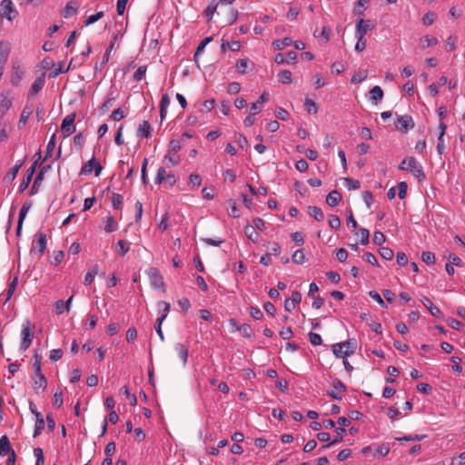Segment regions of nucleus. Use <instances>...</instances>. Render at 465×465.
I'll list each match as a JSON object with an SVG mask.
<instances>
[{
  "label": "nucleus",
  "mask_w": 465,
  "mask_h": 465,
  "mask_svg": "<svg viewBox=\"0 0 465 465\" xmlns=\"http://www.w3.org/2000/svg\"><path fill=\"white\" fill-rule=\"evenodd\" d=\"M448 260L450 261V264L458 266V267H463L464 263L462 260L457 256L456 254L450 253L448 256Z\"/></svg>",
  "instance_id": "052dcab7"
},
{
  "label": "nucleus",
  "mask_w": 465,
  "mask_h": 465,
  "mask_svg": "<svg viewBox=\"0 0 465 465\" xmlns=\"http://www.w3.org/2000/svg\"><path fill=\"white\" fill-rule=\"evenodd\" d=\"M279 82L282 84H291L292 81V72L289 70H282L278 74Z\"/></svg>",
  "instance_id": "7c9ffc66"
},
{
  "label": "nucleus",
  "mask_w": 465,
  "mask_h": 465,
  "mask_svg": "<svg viewBox=\"0 0 465 465\" xmlns=\"http://www.w3.org/2000/svg\"><path fill=\"white\" fill-rule=\"evenodd\" d=\"M17 283H18V278L17 277H15L13 279V281L9 283L8 285V289L6 291V293H5V299H2V296L4 294H2L0 296V301L3 302V304H6L7 302L10 300V298L12 297V295L14 294L15 289H16V286H17Z\"/></svg>",
  "instance_id": "f8f14e48"
},
{
  "label": "nucleus",
  "mask_w": 465,
  "mask_h": 465,
  "mask_svg": "<svg viewBox=\"0 0 465 465\" xmlns=\"http://www.w3.org/2000/svg\"><path fill=\"white\" fill-rule=\"evenodd\" d=\"M54 147H55V134H53L47 143L45 159H47L48 157H52Z\"/></svg>",
  "instance_id": "ea45409f"
},
{
  "label": "nucleus",
  "mask_w": 465,
  "mask_h": 465,
  "mask_svg": "<svg viewBox=\"0 0 465 465\" xmlns=\"http://www.w3.org/2000/svg\"><path fill=\"white\" fill-rule=\"evenodd\" d=\"M212 40H213V37L209 36V37L204 38L200 43V45H198V47L196 48V51L194 53V59H195V61H197L198 55L203 51V49L205 48L206 45L209 44Z\"/></svg>",
  "instance_id": "49530a36"
},
{
  "label": "nucleus",
  "mask_w": 465,
  "mask_h": 465,
  "mask_svg": "<svg viewBox=\"0 0 465 465\" xmlns=\"http://www.w3.org/2000/svg\"><path fill=\"white\" fill-rule=\"evenodd\" d=\"M74 119L75 114H70L63 120L61 132L64 137H68L75 132Z\"/></svg>",
  "instance_id": "39448f33"
},
{
  "label": "nucleus",
  "mask_w": 465,
  "mask_h": 465,
  "mask_svg": "<svg viewBox=\"0 0 465 465\" xmlns=\"http://www.w3.org/2000/svg\"><path fill=\"white\" fill-rule=\"evenodd\" d=\"M372 241L374 244L381 246L386 241V237L381 232H375Z\"/></svg>",
  "instance_id": "13d9d810"
},
{
  "label": "nucleus",
  "mask_w": 465,
  "mask_h": 465,
  "mask_svg": "<svg viewBox=\"0 0 465 465\" xmlns=\"http://www.w3.org/2000/svg\"><path fill=\"white\" fill-rule=\"evenodd\" d=\"M438 39L435 37H431L430 35H425L424 37L420 38V46L422 49H426L430 46H433L438 45Z\"/></svg>",
  "instance_id": "5701e85b"
},
{
  "label": "nucleus",
  "mask_w": 465,
  "mask_h": 465,
  "mask_svg": "<svg viewBox=\"0 0 465 465\" xmlns=\"http://www.w3.org/2000/svg\"><path fill=\"white\" fill-rule=\"evenodd\" d=\"M370 100L377 104L383 98V91L379 85L373 86L370 90Z\"/></svg>",
  "instance_id": "dca6fc26"
},
{
  "label": "nucleus",
  "mask_w": 465,
  "mask_h": 465,
  "mask_svg": "<svg viewBox=\"0 0 465 465\" xmlns=\"http://www.w3.org/2000/svg\"><path fill=\"white\" fill-rule=\"evenodd\" d=\"M74 296H70L69 299L64 302L62 300H59L55 302V308L58 314L63 313L64 311L69 312L71 302L73 301Z\"/></svg>",
  "instance_id": "a211bd4d"
},
{
  "label": "nucleus",
  "mask_w": 465,
  "mask_h": 465,
  "mask_svg": "<svg viewBox=\"0 0 465 465\" xmlns=\"http://www.w3.org/2000/svg\"><path fill=\"white\" fill-rule=\"evenodd\" d=\"M357 234L361 237V243L362 245H367L369 243L370 232L368 229L361 228Z\"/></svg>",
  "instance_id": "58836bf2"
},
{
  "label": "nucleus",
  "mask_w": 465,
  "mask_h": 465,
  "mask_svg": "<svg viewBox=\"0 0 465 465\" xmlns=\"http://www.w3.org/2000/svg\"><path fill=\"white\" fill-rule=\"evenodd\" d=\"M123 196L119 193H113V196H112V205H113V208L114 209H120L121 206H122V203H123Z\"/></svg>",
  "instance_id": "8fccbe9b"
},
{
  "label": "nucleus",
  "mask_w": 465,
  "mask_h": 465,
  "mask_svg": "<svg viewBox=\"0 0 465 465\" xmlns=\"http://www.w3.org/2000/svg\"><path fill=\"white\" fill-rule=\"evenodd\" d=\"M44 179V172H39V173L36 175L34 183L31 187L30 194H35L37 193L39 186L41 185V183Z\"/></svg>",
  "instance_id": "e433bc0d"
},
{
  "label": "nucleus",
  "mask_w": 465,
  "mask_h": 465,
  "mask_svg": "<svg viewBox=\"0 0 465 465\" xmlns=\"http://www.w3.org/2000/svg\"><path fill=\"white\" fill-rule=\"evenodd\" d=\"M304 105L309 114H316L318 112L315 102L308 97L305 99Z\"/></svg>",
  "instance_id": "37998d69"
},
{
  "label": "nucleus",
  "mask_w": 465,
  "mask_h": 465,
  "mask_svg": "<svg viewBox=\"0 0 465 465\" xmlns=\"http://www.w3.org/2000/svg\"><path fill=\"white\" fill-rule=\"evenodd\" d=\"M23 165V163L20 162V163H17L10 171L9 173H7V178H9L11 181H13L16 175H17V173L19 172V169L22 167Z\"/></svg>",
  "instance_id": "680f3d73"
},
{
  "label": "nucleus",
  "mask_w": 465,
  "mask_h": 465,
  "mask_svg": "<svg viewBox=\"0 0 465 465\" xmlns=\"http://www.w3.org/2000/svg\"><path fill=\"white\" fill-rule=\"evenodd\" d=\"M248 64H249V60L248 59H246V58L240 59L236 63V68H237L238 72L242 74H246L247 68H248Z\"/></svg>",
  "instance_id": "09e8293b"
},
{
  "label": "nucleus",
  "mask_w": 465,
  "mask_h": 465,
  "mask_svg": "<svg viewBox=\"0 0 465 465\" xmlns=\"http://www.w3.org/2000/svg\"><path fill=\"white\" fill-rule=\"evenodd\" d=\"M98 272H99V266L97 264L94 265L91 268V270L85 274L84 284L85 285L91 284L94 282V277L98 273Z\"/></svg>",
  "instance_id": "cd10ccee"
},
{
  "label": "nucleus",
  "mask_w": 465,
  "mask_h": 465,
  "mask_svg": "<svg viewBox=\"0 0 465 465\" xmlns=\"http://www.w3.org/2000/svg\"><path fill=\"white\" fill-rule=\"evenodd\" d=\"M292 44V40L291 37H284L282 41L276 40L272 43L274 47L278 50H282L285 46L291 45Z\"/></svg>",
  "instance_id": "4c0bfd02"
},
{
  "label": "nucleus",
  "mask_w": 465,
  "mask_h": 465,
  "mask_svg": "<svg viewBox=\"0 0 465 465\" xmlns=\"http://www.w3.org/2000/svg\"><path fill=\"white\" fill-rule=\"evenodd\" d=\"M369 296L374 300L375 302H377L381 307L382 308H387V305L385 303V302L383 301V299L381 298V296L376 292V291H371L369 292Z\"/></svg>",
  "instance_id": "603ef678"
},
{
  "label": "nucleus",
  "mask_w": 465,
  "mask_h": 465,
  "mask_svg": "<svg viewBox=\"0 0 465 465\" xmlns=\"http://www.w3.org/2000/svg\"><path fill=\"white\" fill-rule=\"evenodd\" d=\"M400 169L410 170L419 181H422L426 178L421 164H420L419 162L414 157L405 158L401 162Z\"/></svg>",
  "instance_id": "f03ea898"
},
{
  "label": "nucleus",
  "mask_w": 465,
  "mask_h": 465,
  "mask_svg": "<svg viewBox=\"0 0 465 465\" xmlns=\"http://www.w3.org/2000/svg\"><path fill=\"white\" fill-rule=\"evenodd\" d=\"M146 70H147V67L145 65H141L137 68V70L135 71V73L134 74V80L136 81V82H139L141 81L145 74H146Z\"/></svg>",
  "instance_id": "de8ad7c7"
},
{
  "label": "nucleus",
  "mask_w": 465,
  "mask_h": 465,
  "mask_svg": "<svg viewBox=\"0 0 465 465\" xmlns=\"http://www.w3.org/2000/svg\"><path fill=\"white\" fill-rule=\"evenodd\" d=\"M157 308L160 313V316L157 318L160 321H164L170 312L171 305L167 302H159L157 303Z\"/></svg>",
  "instance_id": "ddd939ff"
},
{
  "label": "nucleus",
  "mask_w": 465,
  "mask_h": 465,
  "mask_svg": "<svg viewBox=\"0 0 465 465\" xmlns=\"http://www.w3.org/2000/svg\"><path fill=\"white\" fill-rule=\"evenodd\" d=\"M31 208V203H25L20 209L18 222L24 223V220Z\"/></svg>",
  "instance_id": "864d4df0"
},
{
  "label": "nucleus",
  "mask_w": 465,
  "mask_h": 465,
  "mask_svg": "<svg viewBox=\"0 0 465 465\" xmlns=\"http://www.w3.org/2000/svg\"><path fill=\"white\" fill-rule=\"evenodd\" d=\"M292 262L296 264H303L305 262V254L302 249L294 252L292 255Z\"/></svg>",
  "instance_id": "f704fd0d"
},
{
  "label": "nucleus",
  "mask_w": 465,
  "mask_h": 465,
  "mask_svg": "<svg viewBox=\"0 0 465 465\" xmlns=\"http://www.w3.org/2000/svg\"><path fill=\"white\" fill-rule=\"evenodd\" d=\"M237 331H239L243 337L247 338H250L253 333L252 328L247 323L237 326Z\"/></svg>",
  "instance_id": "473e14b6"
},
{
  "label": "nucleus",
  "mask_w": 465,
  "mask_h": 465,
  "mask_svg": "<svg viewBox=\"0 0 465 465\" xmlns=\"http://www.w3.org/2000/svg\"><path fill=\"white\" fill-rule=\"evenodd\" d=\"M45 76H40L35 80L31 87V95L36 94L39 91H41L45 85Z\"/></svg>",
  "instance_id": "4be33fe9"
},
{
  "label": "nucleus",
  "mask_w": 465,
  "mask_h": 465,
  "mask_svg": "<svg viewBox=\"0 0 465 465\" xmlns=\"http://www.w3.org/2000/svg\"><path fill=\"white\" fill-rule=\"evenodd\" d=\"M345 186L348 190H357L361 187V183L358 180L352 178H344Z\"/></svg>",
  "instance_id": "79ce46f5"
},
{
  "label": "nucleus",
  "mask_w": 465,
  "mask_h": 465,
  "mask_svg": "<svg viewBox=\"0 0 465 465\" xmlns=\"http://www.w3.org/2000/svg\"><path fill=\"white\" fill-rule=\"evenodd\" d=\"M23 75H24V72L22 70H20L19 67L16 68L14 66V72L12 74L11 83L14 85H18L20 81L23 78Z\"/></svg>",
  "instance_id": "c9c22d12"
},
{
  "label": "nucleus",
  "mask_w": 465,
  "mask_h": 465,
  "mask_svg": "<svg viewBox=\"0 0 465 465\" xmlns=\"http://www.w3.org/2000/svg\"><path fill=\"white\" fill-rule=\"evenodd\" d=\"M379 254L387 261H391L394 256L393 251L388 247L380 248Z\"/></svg>",
  "instance_id": "a19ab883"
},
{
  "label": "nucleus",
  "mask_w": 465,
  "mask_h": 465,
  "mask_svg": "<svg viewBox=\"0 0 465 465\" xmlns=\"http://www.w3.org/2000/svg\"><path fill=\"white\" fill-rule=\"evenodd\" d=\"M125 117L124 112L121 108H117L113 111L111 118L114 121H120Z\"/></svg>",
  "instance_id": "774afa93"
},
{
  "label": "nucleus",
  "mask_w": 465,
  "mask_h": 465,
  "mask_svg": "<svg viewBox=\"0 0 465 465\" xmlns=\"http://www.w3.org/2000/svg\"><path fill=\"white\" fill-rule=\"evenodd\" d=\"M244 233L246 234V236L252 240L253 242H257L259 238H260V234L257 233L255 232V229L253 226L248 224L245 226L244 228Z\"/></svg>",
  "instance_id": "bb28decb"
},
{
  "label": "nucleus",
  "mask_w": 465,
  "mask_h": 465,
  "mask_svg": "<svg viewBox=\"0 0 465 465\" xmlns=\"http://www.w3.org/2000/svg\"><path fill=\"white\" fill-rule=\"evenodd\" d=\"M169 152L170 153H173L174 154L177 153V152L181 149V143H180V141L178 140H171L170 143H169Z\"/></svg>",
  "instance_id": "0e129e2a"
},
{
  "label": "nucleus",
  "mask_w": 465,
  "mask_h": 465,
  "mask_svg": "<svg viewBox=\"0 0 465 465\" xmlns=\"http://www.w3.org/2000/svg\"><path fill=\"white\" fill-rule=\"evenodd\" d=\"M450 361L453 362V365L451 367L452 370L456 372L461 373L462 368L460 366V362L462 361V360L460 357L452 356L450 358Z\"/></svg>",
  "instance_id": "6e6d98bb"
},
{
  "label": "nucleus",
  "mask_w": 465,
  "mask_h": 465,
  "mask_svg": "<svg viewBox=\"0 0 465 465\" xmlns=\"http://www.w3.org/2000/svg\"><path fill=\"white\" fill-rule=\"evenodd\" d=\"M341 200V195L337 190L331 191L326 197V203L331 207L339 204Z\"/></svg>",
  "instance_id": "2eb2a0df"
},
{
  "label": "nucleus",
  "mask_w": 465,
  "mask_h": 465,
  "mask_svg": "<svg viewBox=\"0 0 465 465\" xmlns=\"http://www.w3.org/2000/svg\"><path fill=\"white\" fill-rule=\"evenodd\" d=\"M130 250L129 243L124 240H119L117 242V254L124 256Z\"/></svg>",
  "instance_id": "c85d7f7f"
},
{
  "label": "nucleus",
  "mask_w": 465,
  "mask_h": 465,
  "mask_svg": "<svg viewBox=\"0 0 465 465\" xmlns=\"http://www.w3.org/2000/svg\"><path fill=\"white\" fill-rule=\"evenodd\" d=\"M14 451L10 446V440L6 435L0 438V456H5Z\"/></svg>",
  "instance_id": "4468645a"
},
{
  "label": "nucleus",
  "mask_w": 465,
  "mask_h": 465,
  "mask_svg": "<svg viewBox=\"0 0 465 465\" xmlns=\"http://www.w3.org/2000/svg\"><path fill=\"white\" fill-rule=\"evenodd\" d=\"M103 16H104V12H102V11L97 12L96 14L90 15V16H89V17L84 21V25H92V24H94V23H95V22H97L99 19H101Z\"/></svg>",
  "instance_id": "4d7b16f0"
},
{
  "label": "nucleus",
  "mask_w": 465,
  "mask_h": 465,
  "mask_svg": "<svg viewBox=\"0 0 465 465\" xmlns=\"http://www.w3.org/2000/svg\"><path fill=\"white\" fill-rule=\"evenodd\" d=\"M336 432L338 434V436H336L332 440L331 442H330L329 444L325 445V446H322L323 449L325 448H329L330 446L331 445H334L340 441L342 440V437L343 435L346 433V430L344 428H337L336 429Z\"/></svg>",
  "instance_id": "72a5a7b5"
},
{
  "label": "nucleus",
  "mask_w": 465,
  "mask_h": 465,
  "mask_svg": "<svg viewBox=\"0 0 465 465\" xmlns=\"http://www.w3.org/2000/svg\"><path fill=\"white\" fill-rule=\"evenodd\" d=\"M408 184L406 182H400L398 183V195L401 199H404L407 195Z\"/></svg>",
  "instance_id": "bf43d9fd"
},
{
  "label": "nucleus",
  "mask_w": 465,
  "mask_h": 465,
  "mask_svg": "<svg viewBox=\"0 0 465 465\" xmlns=\"http://www.w3.org/2000/svg\"><path fill=\"white\" fill-rule=\"evenodd\" d=\"M121 392L123 394H124L129 399L130 404L132 406H135L137 404V398H136V396L134 394H131L130 393L129 389H128L127 386H124L121 389Z\"/></svg>",
  "instance_id": "a18cd8bd"
},
{
  "label": "nucleus",
  "mask_w": 465,
  "mask_h": 465,
  "mask_svg": "<svg viewBox=\"0 0 465 465\" xmlns=\"http://www.w3.org/2000/svg\"><path fill=\"white\" fill-rule=\"evenodd\" d=\"M175 351H177L180 359L182 360L183 365L187 363L188 361V346L183 343L175 344Z\"/></svg>",
  "instance_id": "f3484780"
},
{
  "label": "nucleus",
  "mask_w": 465,
  "mask_h": 465,
  "mask_svg": "<svg viewBox=\"0 0 465 465\" xmlns=\"http://www.w3.org/2000/svg\"><path fill=\"white\" fill-rule=\"evenodd\" d=\"M36 241L34 242L33 247L31 249V253L38 252V258L42 257L45 249H46V235L44 232H37Z\"/></svg>",
  "instance_id": "0eeeda50"
},
{
  "label": "nucleus",
  "mask_w": 465,
  "mask_h": 465,
  "mask_svg": "<svg viewBox=\"0 0 465 465\" xmlns=\"http://www.w3.org/2000/svg\"><path fill=\"white\" fill-rule=\"evenodd\" d=\"M104 229L106 232H113L118 229V224L114 216H108L105 219Z\"/></svg>",
  "instance_id": "412c9836"
},
{
  "label": "nucleus",
  "mask_w": 465,
  "mask_h": 465,
  "mask_svg": "<svg viewBox=\"0 0 465 465\" xmlns=\"http://www.w3.org/2000/svg\"><path fill=\"white\" fill-rule=\"evenodd\" d=\"M22 341L20 343V350L25 351L32 344L34 339V333L31 330V322L26 320L22 325L21 331Z\"/></svg>",
  "instance_id": "7ed1b4c3"
},
{
  "label": "nucleus",
  "mask_w": 465,
  "mask_h": 465,
  "mask_svg": "<svg viewBox=\"0 0 465 465\" xmlns=\"http://www.w3.org/2000/svg\"><path fill=\"white\" fill-rule=\"evenodd\" d=\"M421 259L426 264H434L435 263V254L431 252H423L421 254Z\"/></svg>",
  "instance_id": "c03bdc74"
},
{
  "label": "nucleus",
  "mask_w": 465,
  "mask_h": 465,
  "mask_svg": "<svg viewBox=\"0 0 465 465\" xmlns=\"http://www.w3.org/2000/svg\"><path fill=\"white\" fill-rule=\"evenodd\" d=\"M95 158L93 157L91 160H89L88 162H86L82 169H81V172L80 173L81 174H90L92 173L93 170H94V167L95 165Z\"/></svg>",
  "instance_id": "2f4dec72"
},
{
  "label": "nucleus",
  "mask_w": 465,
  "mask_h": 465,
  "mask_svg": "<svg viewBox=\"0 0 465 465\" xmlns=\"http://www.w3.org/2000/svg\"><path fill=\"white\" fill-rule=\"evenodd\" d=\"M45 428V420L41 413H36L35 416V425L34 430V437H37L42 433V430Z\"/></svg>",
  "instance_id": "6ab92c4d"
},
{
  "label": "nucleus",
  "mask_w": 465,
  "mask_h": 465,
  "mask_svg": "<svg viewBox=\"0 0 465 465\" xmlns=\"http://www.w3.org/2000/svg\"><path fill=\"white\" fill-rule=\"evenodd\" d=\"M138 135L141 137L148 138L151 134V124L148 121H143L138 127Z\"/></svg>",
  "instance_id": "aec40b11"
},
{
  "label": "nucleus",
  "mask_w": 465,
  "mask_h": 465,
  "mask_svg": "<svg viewBox=\"0 0 465 465\" xmlns=\"http://www.w3.org/2000/svg\"><path fill=\"white\" fill-rule=\"evenodd\" d=\"M332 390L328 391L327 394L333 400L341 401L342 399V392L346 391V385L339 379L332 381Z\"/></svg>",
  "instance_id": "423d86ee"
},
{
  "label": "nucleus",
  "mask_w": 465,
  "mask_h": 465,
  "mask_svg": "<svg viewBox=\"0 0 465 465\" xmlns=\"http://www.w3.org/2000/svg\"><path fill=\"white\" fill-rule=\"evenodd\" d=\"M347 258H348V252L344 248H339L336 250V259L339 262H343L347 260Z\"/></svg>",
  "instance_id": "e2e57ef3"
},
{
  "label": "nucleus",
  "mask_w": 465,
  "mask_h": 465,
  "mask_svg": "<svg viewBox=\"0 0 465 465\" xmlns=\"http://www.w3.org/2000/svg\"><path fill=\"white\" fill-rule=\"evenodd\" d=\"M329 225L332 229H339L341 227V220L339 216L331 214L329 216Z\"/></svg>",
  "instance_id": "5fc2aeb1"
},
{
  "label": "nucleus",
  "mask_w": 465,
  "mask_h": 465,
  "mask_svg": "<svg viewBox=\"0 0 465 465\" xmlns=\"http://www.w3.org/2000/svg\"><path fill=\"white\" fill-rule=\"evenodd\" d=\"M395 127L401 133H407L414 127V122L411 115L405 114L397 118Z\"/></svg>",
  "instance_id": "20e7f679"
},
{
  "label": "nucleus",
  "mask_w": 465,
  "mask_h": 465,
  "mask_svg": "<svg viewBox=\"0 0 465 465\" xmlns=\"http://www.w3.org/2000/svg\"><path fill=\"white\" fill-rule=\"evenodd\" d=\"M166 171L164 167H160L157 171V174L155 177V183L160 184L165 180Z\"/></svg>",
  "instance_id": "69168bd1"
},
{
  "label": "nucleus",
  "mask_w": 465,
  "mask_h": 465,
  "mask_svg": "<svg viewBox=\"0 0 465 465\" xmlns=\"http://www.w3.org/2000/svg\"><path fill=\"white\" fill-rule=\"evenodd\" d=\"M420 302H422V304L429 310V312H430V314L436 318H442V312L440 310V308H438L437 306H435L432 302L423 296L421 299H420Z\"/></svg>",
  "instance_id": "9b49d317"
},
{
  "label": "nucleus",
  "mask_w": 465,
  "mask_h": 465,
  "mask_svg": "<svg viewBox=\"0 0 465 465\" xmlns=\"http://www.w3.org/2000/svg\"><path fill=\"white\" fill-rule=\"evenodd\" d=\"M147 275L150 279L151 284L157 289L163 288L164 282L162 275L160 274L158 269L156 268H150L147 270Z\"/></svg>",
  "instance_id": "6e6552de"
},
{
  "label": "nucleus",
  "mask_w": 465,
  "mask_h": 465,
  "mask_svg": "<svg viewBox=\"0 0 465 465\" xmlns=\"http://www.w3.org/2000/svg\"><path fill=\"white\" fill-rule=\"evenodd\" d=\"M77 13V5L74 1H70L66 4L64 10V16L65 18L74 15Z\"/></svg>",
  "instance_id": "a878e982"
},
{
  "label": "nucleus",
  "mask_w": 465,
  "mask_h": 465,
  "mask_svg": "<svg viewBox=\"0 0 465 465\" xmlns=\"http://www.w3.org/2000/svg\"><path fill=\"white\" fill-rule=\"evenodd\" d=\"M356 349V341L350 339L346 341L335 343L331 346L333 354L337 358H346L354 353Z\"/></svg>",
  "instance_id": "f257e3e1"
},
{
  "label": "nucleus",
  "mask_w": 465,
  "mask_h": 465,
  "mask_svg": "<svg viewBox=\"0 0 465 465\" xmlns=\"http://www.w3.org/2000/svg\"><path fill=\"white\" fill-rule=\"evenodd\" d=\"M372 28H373V25H372L371 20L360 19L356 25L355 35L364 37V35L367 34L368 30H371Z\"/></svg>",
  "instance_id": "9d476101"
},
{
  "label": "nucleus",
  "mask_w": 465,
  "mask_h": 465,
  "mask_svg": "<svg viewBox=\"0 0 465 465\" xmlns=\"http://www.w3.org/2000/svg\"><path fill=\"white\" fill-rule=\"evenodd\" d=\"M72 64V61L69 63V65L65 70L63 69V64H53V70L49 74V78H55L58 76L61 73L67 72L70 69V65Z\"/></svg>",
  "instance_id": "b1692460"
},
{
  "label": "nucleus",
  "mask_w": 465,
  "mask_h": 465,
  "mask_svg": "<svg viewBox=\"0 0 465 465\" xmlns=\"http://www.w3.org/2000/svg\"><path fill=\"white\" fill-rule=\"evenodd\" d=\"M309 214L312 216L316 221H322L324 219V213L321 208L317 206H309Z\"/></svg>",
  "instance_id": "393cba45"
},
{
  "label": "nucleus",
  "mask_w": 465,
  "mask_h": 465,
  "mask_svg": "<svg viewBox=\"0 0 465 465\" xmlns=\"http://www.w3.org/2000/svg\"><path fill=\"white\" fill-rule=\"evenodd\" d=\"M116 39H117V35H114V40L111 42V44L109 45V46L107 47V49L104 54L103 60L101 62V67L104 66L108 63L110 56H111L112 50L114 47V42L116 41Z\"/></svg>",
  "instance_id": "c756f323"
},
{
  "label": "nucleus",
  "mask_w": 465,
  "mask_h": 465,
  "mask_svg": "<svg viewBox=\"0 0 465 465\" xmlns=\"http://www.w3.org/2000/svg\"><path fill=\"white\" fill-rule=\"evenodd\" d=\"M308 336H309V341L312 345L318 346L322 343V339L320 334L311 331V332H309Z\"/></svg>",
  "instance_id": "3c124183"
},
{
  "label": "nucleus",
  "mask_w": 465,
  "mask_h": 465,
  "mask_svg": "<svg viewBox=\"0 0 465 465\" xmlns=\"http://www.w3.org/2000/svg\"><path fill=\"white\" fill-rule=\"evenodd\" d=\"M417 390L423 394H430L432 391V387L428 383H420L417 385Z\"/></svg>",
  "instance_id": "338daca9"
},
{
  "label": "nucleus",
  "mask_w": 465,
  "mask_h": 465,
  "mask_svg": "<svg viewBox=\"0 0 465 465\" xmlns=\"http://www.w3.org/2000/svg\"><path fill=\"white\" fill-rule=\"evenodd\" d=\"M33 380V388L35 389L36 393H39L38 390H41L42 391L45 390L47 386V380L45 376L43 374V372H35Z\"/></svg>",
  "instance_id": "1a4fd4ad"
}]
</instances>
